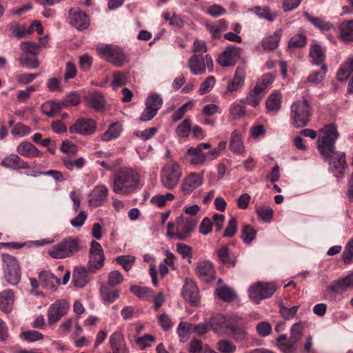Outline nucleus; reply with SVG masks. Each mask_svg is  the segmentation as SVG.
I'll list each match as a JSON object with an SVG mask.
<instances>
[{"mask_svg": "<svg viewBox=\"0 0 353 353\" xmlns=\"http://www.w3.org/2000/svg\"><path fill=\"white\" fill-rule=\"evenodd\" d=\"M250 10L255 13L259 17L265 19L270 21H273L277 17V14L276 12H271L270 8L268 7H254Z\"/></svg>", "mask_w": 353, "mask_h": 353, "instance_id": "3c124183", "label": "nucleus"}, {"mask_svg": "<svg viewBox=\"0 0 353 353\" xmlns=\"http://www.w3.org/2000/svg\"><path fill=\"white\" fill-rule=\"evenodd\" d=\"M245 79V70L243 67L238 66L236 68L234 77L232 80L228 81L226 90L228 92H233L238 91L244 85Z\"/></svg>", "mask_w": 353, "mask_h": 353, "instance_id": "5701e85b", "label": "nucleus"}, {"mask_svg": "<svg viewBox=\"0 0 353 353\" xmlns=\"http://www.w3.org/2000/svg\"><path fill=\"white\" fill-rule=\"evenodd\" d=\"M197 223L198 220L192 216H185L183 214L177 216L175 219L177 239L180 241H185L189 238L195 230Z\"/></svg>", "mask_w": 353, "mask_h": 353, "instance_id": "9d476101", "label": "nucleus"}, {"mask_svg": "<svg viewBox=\"0 0 353 353\" xmlns=\"http://www.w3.org/2000/svg\"><path fill=\"white\" fill-rule=\"evenodd\" d=\"M323 134L317 139V149L321 155L328 161L336 177H342L347 167L344 152L335 151V142L339 137L336 127L334 124L325 125L321 130Z\"/></svg>", "mask_w": 353, "mask_h": 353, "instance_id": "f257e3e1", "label": "nucleus"}, {"mask_svg": "<svg viewBox=\"0 0 353 353\" xmlns=\"http://www.w3.org/2000/svg\"><path fill=\"white\" fill-rule=\"evenodd\" d=\"M218 298L225 302H232L236 298L234 291L228 286H220L215 290Z\"/></svg>", "mask_w": 353, "mask_h": 353, "instance_id": "a19ab883", "label": "nucleus"}, {"mask_svg": "<svg viewBox=\"0 0 353 353\" xmlns=\"http://www.w3.org/2000/svg\"><path fill=\"white\" fill-rule=\"evenodd\" d=\"M282 96L278 90H274L267 99L265 105L268 111H278L281 108Z\"/></svg>", "mask_w": 353, "mask_h": 353, "instance_id": "c9c22d12", "label": "nucleus"}, {"mask_svg": "<svg viewBox=\"0 0 353 353\" xmlns=\"http://www.w3.org/2000/svg\"><path fill=\"white\" fill-rule=\"evenodd\" d=\"M275 76L272 73H267L258 79L256 82V87H258L265 94L267 88L274 82Z\"/></svg>", "mask_w": 353, "mask_h": 353, "instance_id": "8fccbe9b", "label": "nucleus"}, {"mask_svg": "<svg viewBox=\"0 0 353 353\" xmlns=\"http://www.w3.org/2000/svg\"><path fill=\"white\" fill-rule=\"evenodd\" d=\"M279 313L282 318L285 320H290L293 319L299 310V306L295 305L292 307H285L283 303H279Z\"/></svg>", "mask_w": 353, "mask_h": 353, "instance_id": "864d4df0", "label": "nucleus"}, {"mask_svg": "<svg viewBox=\"0 0 353 353\" xmlns=\"http://www.w3.org/2000/svg\"><path fill=\"white\" fill-rule=\"evenodd\" d=\"M39 281L41 283L49 288H53L56 284H60V279L57 277L54 276V274L48 272L43 271L39 274Z\"/></svg>", "mask_w": 353, "mask_h": 353, "instance_id": "c03bdc74", "label": "nucleus"}, {"mask_svg": "<svg viewBox=\"0 0 353 353\" xmlns=\"http://www.w3.org/2000/svg\"><path fill=\"white\" fill-rule=\"evenodd\" d=\"M220 261L228 268H234L236 263V256L230 252L227 246H223L217 251Z\"/></svg>", "mask_w": 353, "mask_h": 353, "instance_id": "7c9ffc66", "label": "nucleus"}, {"mask_svg": "<svg viewBox=\"0 0 353 353\" xmlns=\"http://www.w3.org/2000/svg\"><path fill=\"white\" fill-rule=\"evenodd\" d=\"M327 68L326 65H322L319 71H316L307 77V82L312 84H318L321 83L325 78L327 73Z\"/></svg>", "mask_w": 353, "mask_h": 353, "instance_id": "5fc2aeb1", "label": "nucleus"}, {"mask_svg": "<svg viewBox=\"0 0 353 353\" xmlns=\"http://www.w3.org/2000/svg\"><path fill=\"white\" fill-rule=\"evenodd\" d=\"M352 288H353V272L333 281L327 288V290L330 292L339 294Z\"/></svg>", "mask_w": 353, "mask_h": 353, "instance_id": "412c9836", "label": "nucleus"}, {"mask_svg": "<svg viewBox=\"0 0 353 353\" xmlns=\"http://www.w3.org/2000/svg\"><path fill=\"white\" fill-rule=\"evenodd\" d=\"M97 50L101 58L113 65L120 67L127 62V57L117 46L106 44L97 47Z\"/></svg>", "mask_w": 353, "mask_h": 353, "instance_id": "0eeeda50", "label": "nucleus"}, {"mask_svg": "<svg viewBox=\"0 0 353 353\" xmlns=\"http://www.w3.org/2000/svg\"><path fill=\"white\" fill-rule=\"evenodd\" d=\"M283 30L279 28L273 34L263 38L261 41V46L265 50H274L279 46Z\"/></svg>", "mask_w": 353, "mask_h": 353, "instance_id": "bb28decb", "label": "nucleus"}, {"mask_svg": "<svg viewBox=\"0 0 353 353\" xmlns=\"http://www.w3.org/2000/svg\"><path fill=\"white\" fill-rule=\"evenodd\" d=\"M14 304V292L12 290H6L0 292V310L3 312L8 314L12 308Z\"/></svg>", "mask_w": 353, "mask_h": 353, "instance_id": "a878e982", "label": "nucleus"}, {"mask_svg": "<svg viewBox=\"0 0 353 353\" xmlns=\"http://www.w3.org/2000/svg\"><path fill=\"white\" fill-rule=\"evenodd\" d=\"M307 41L306 37L303 34H297L290 38L288 41V48H299L305 46Z\"/></svg>", "mask_w": 353, "mask_h": 353, "instance_id": "69168bd1", "label": "nucleus"}, {"mask_svg": "<svg viewBox=\"0 0 353 353\" xmlns=\"http://www.w3.org/2000/svg\"><path fill=\"white\" fill-rule=\"evenodd\" d=\"M192 324L187 322H181L178 327V334L181 342H186L189 338L190 331L192 330Z\"/></svg>", "mask_w": 353, "mask_h": 353, "instance_id": "e2e57ef3", "label": "nucleus"}, {"mask_svg": "<svg viewBox=\"0 0 353 353\" xmlns=\"http://www.w3.org/2000/svg\"><path fill=\"white\" fill-rule=\"evenodd\" d=\"M276 289L277 287L273 282H258L249 288V296L254 302L258 303L272 296Z\"/></svg>", "mask_w": 353, "mask_h": 353, "instance_id": "1a4fd4ad", "label": "nucleus"}, {"mask_svg": "<svg viewBox=\"0 0 353 353\" xmlns=\"http://www.w3.org/2000/svg\"><path fill=\"white\" fill-rule=\"evenodd\" d=\"M265 94L258 87L254 85L248 92L246 97L241 100V102L255 108L259 104Z\"/></svg>", "mask_w": 353, "mask_h": 353, "instance_id": "c756f323", "label": "nucleus"}, {"mask_svg": "<svg viewBox=\"0 0 353 353\" xmlns=\"http://www.w3.org/2000/svg\"><path fill=\"white\" fill-rule=\"evenodd\" d=\"M182 168L174 161H170L161 168L160 180L161 185L169 190L175 189L182 177Z\"/></svg>", "mask_w": 353, "mask_h": 353, "instance_id": "7ed1b4c3", "label": "nucleus"}, {"mask_svg": "<svg viewBox=\"0 0 353 353\" xmlns=\"http://www.w3.org/2000/svg\"><path fill=\"white\" fill-rule=\"evenodd\" d=\"M108 188L105 185H97L89 194L90 206L97 208L103 204L108 197Z\"/></svg>", "mask_w": 353, "mask_h": 353, "instance_id": "dca6fc26", "label": "nucleus"}, {"mask_svg": "<svg viewBox=\"0 0 353 353\" xmlns=\"http://www.w3.org/2000/svg\"><path fill=\"white\" fill-rule=\"evenodd\" d=\"M90 272L87 268L80 267L74 269L72 276V282L76 287L83 288L90 280Z\"/></svg>", "mask_w": 353, "mask_h": 353, "instance_id": "b1692460", "label": "nucleus"}, {"mask_svg": "<svg viewBox=\"0 0 353 353\" xmlns=\"http://www.w3.org/2000/svg\"><path fill=\"white\" fill-rule=\"evenodd\" d=\"M69 307L68 302L64 299L56 301L50 306L48 310V323L52 325L59 321L62 316L67 314Z\"/></svg>", "mask_w": 353, "mask_h": 353, "instance_id": "f8f14e48", "label": "nucleus"}, {"mask_svg": "<svg viewBox=\"0 0 353 353\" xmlns=\"http://www.w3.org/2000/svg\"><path fill=\"white\" fill-rule=\"evenodd\" d=\"M41 108L43 113L50 117H54L62 110L60 101L56 100L45 102Z\"/></svg>", "mask_w": 353, "mask_h": 353, "instance_id": "ea45409f", "label": "nucleus"}, {"mask_svg": "<svg viewBox=\"0 0 353 353\" xmlns=\"http://www.w3.org/2000/svg\"><path fill=\"white\" fill-rule=\"evenodd\" d=\"M88 105L96 110H101L104 108L105 101L104 97L99 92H93L85 97Z\"/></svg>", "mask_w": 353, "mask_h": 353, "instance_id": "2f4dec72", "label": "nucleus"}, {"mask_svg": "<svg viewBox=\"0 0 353 353\" xmlns=\"http://www.w3.org/2000/svg\"><path fill=\"white\" fill-rule=\"evenodd\" d=\"M18 61L21 66L28 68L35 69L39 65V61L37 58L30 57L28 54H21Z\"/></svg>", "mask_w": 353, "mask_h": 353, "instance_id": "bf43d9fd", "label": "nucleus"}, {"mask_svg": "<svg viewBox=\"0 0 353 353\" xmlns=\"http://www.w3.org/2000/svg\"><path fill=\"white\" fill-rule=\"evenodd\" d=\"M123 128L121 123L115 122L112 123L108 130L102 134L101 139L105 141H109L119 137Z\"/></svg>", "mask_w": 353, "mask_h": 353, "instance_id": "58836bf2", "label": "nucleus"}, {"mask_svg": "<svg viewBox=\"0 0 353 353\" xmlns=\"http://www.w3.org/2000/svg\"><path fill=\"white\" fill-rule=\"evenodd\" d=\"M96 122L90 118L77 119L69 128L70 132L81 135H90L96 130Z\"/></svg>", "mask_w": 353, "mask_h": 353, "instance_id": "4468645a", "label": "nucleus"}, {"mask_svg": "<svg viewBox=\"0 0 353 353\" xmlns=\"http://www.w3.org/2000/svg\"><path fill=\"white\" fill-rule=\"evenodd\" d=\"M162 103L163 100L157 94H150L145 101V106L148 107L149 109L154 110L157 112L161 107Z\"/></svg>", "mask_w": 353, "mask_h": 353, "instance_id": "4d7b16f0", "label": "nucleus"}, {"mask_svg": "<svg viewBox=\"0 0 353 353\" xmlns=\"http://www.w3.org/2000/svg\"><path fill=\"white\" fill-rule=\"evenodd\" d=\"M113 192L119 195L128 196L139 188L140 176L131 168H121L112 176Z\"/></svg>", "mask_w": 353, "mask_h": 353, "instance_id": "f03ea898", "label": "nucleus"}, {"mask_svg": "<svg viewBox=\"0 0 353 353\" xmlns=\"http://www.w3.org/2000/svg\"><path fill=\"white\" fill-rule=\"evenodd\" d=\"M203 174L195 172L190 173L183 180L181 190L184 194H190L196 188L203 184Z\"/></svg>", "mask_w": 353, "mask_h": 353, "instance_id": "6ab92c4d", "label": "nucleus"}, {"mask_svg": "<svg viewBox=\"0 0 353 353\" xmlns=\"http://www.w3.org/2000/svg\"><path fill=\"white\" fill-rule=\"evenodd\" d=\"M20 48L24 54L37 56L40 53L41 46L32 41H23L20 43Z\"/></svg>", "mask_w": 353, "mask_h": 353, "instance_id": "de8ad7c7", "label": "nucleus"}, {"mask_svg": "<svg viewBox=\"0 0 353 353\" xmlns=\"http://www.w3.org/2000/svg\"><path fill=\"white\" fill-rule=\"evenodd\" d=\"M105 255H89L88 269L90 273H95L104 265Z\"/></svg>", "mask_w": 353, "mask_h": 353, "instance_id": "49530a36", "label": "nucleus"}, {"mask_svg": "<svg viewBox=\"0 0 353 353\" xmlns=\"http://www.w3.org/2000/svg\"><path fill=\"white\" fill-rule=\"evenodd\" d=\"M312 114V107L305 99L294 102L291 105L290 119L292 124L296 128L306 126Z\"/></svg>", "mask_w": 353, "mask_h": 353, "instance_id": "20e7f679", "label": "nucleus"}, {"mask_svg": "<svg viewBox=\"0 0 353 353\" xmlns=\"http://www.w3.org/2000/svg\"><path fill=\"white\" fill-rule=\"evenodd\" d=\"M191 120L185 119L176 128L175 132L179 137H188L191 131Z\"/></svg>", "mask_w": 353, "mask_h": 353, "instance_id": "052dcab7", "label": "nucleus"}, {"mask_svg": "<svg viewBox=\"0 0 353 353\" xmlns=\"http://www.w3.org/2000/svg\"><path fill=\"white\" fill-rule=\"evenodd\" d=\"M353 72V57H349L339 68L336 77L340 81H347Z\"/></svg>", "mask_w": 353, "mask_h": 353, "instance_id": "72a5a7b5", "label": "nucleus"}, {"mask_svg": "<svg viewBox=\"0 0 353 353\" xmlns=\"http://www.w3.org/2000/svg\"><path fill=\"white\" fill-rule=\"evenodd\" d=\"M196 272L204 282L209 283L214 279L215 270L213 264L209 261H203L197 263Z\"/></svg>", "mask_w": 353, "mask_h": 353, "instance_id": "f3484780", "label": "nucleus"}, {"mask_svg": "<svg viewBox=\"0 0 353 353\" xmlns=\"http://www.w3.org/2000/svg\"><path fill=\"white\" fill-rule=\"evenodd\" d=\"M81 97L77 92H71L60 101L62 108L64 107L76 106L80 103Z\"/></svg>", "mask_w": 353, "mask_h": 353, "instance_id": "680f3d73", "label": "nucleus"}, {"mask_svg": "<svg viewBox=\"0 0 353 353\" xmlns=\"http://www.w3.org/2000/svg\"><path fill=\"white\" fill-rule=\"evenodd\" d=\"M3 270L6 281L13 285H17L21 281V267L17 259L10 254L1 255Z\"/></svg>", "mask_w": 353, "mask_h": 353, "instance_id": "423d86ee", "label": "nucleus"}, {"mask_svg": "<svg viewBox=\"0 0 353 353\" xmlns=\"http://www.w3.org/2000/svg\"><path fill=\"white\" fill-rule=\"evenodd\" d=\"M70 23L79 30L88 28L90 22L85 13L79 11L77 8H71L69 11Z\"/></svg>", "mask_w": 353, "mask_h": 353, "instance_id": "a211bd4d", "label": "nucleus"}, {"mask_svg": "<svg viewBox=\"0 0 353 353\" xmlns=\"http://www.w3.org/2000/svg\"><path fill=\"white\" fill-rule=\"evenodd\" d=\"M228 330H229V334L235 341H241L247 338L248 333L245 325L240 318L230 319L228 323Z\"/></svg>", "mask_w": 353, "mask_h": 353, "instance_id": "2eb2a0df", "label": "nucleus"}, {"mask_svg": "<svg viewBox=\"0 0 353 353\" xmlns=\"http://www.w3.org/2000/svg\"><path fill=\"white\" fill-rule=\"evenodd\" d=\"M9 31L10 37L21 39L26 35L32 34V29H26L24 26H21L17 23H12L9 25Z\"/></svg>", "mask_w": 353, "mask_h": 353, "instance_id": "79ce46f5", "label": "nucleus"}, {"mask_svg": "<svg viewBox=\"0 0 353 353\" xmlns=\"http://www.w3.org/2000/svg\"><path fill=\"white\" fill-rule=\"evenodd\" d=\"M241 49L233 46H228L217 58V62L223 67L233 66L240 58Z\"/></svg>", "mask_w": 353, "mask_h": 353, "instance_id": "ddd939ff", "label": "nucleus"}, {"mask_svg": "<svg viewBox=\"0 0 353 353\" xmlns=\"http://www.w3.org/2000/svg\"><path fill=\"white\" fill-rule=\"evenodd\" d=\"M63 163L68 170L72 171L75 168L77 169L83 168L85 163V160L83 157H79L74 160L64 158L63 159Z\"/></svg>", "mask_w": 353, "mask_h": 353, "instance_id": "0e129e2a", "label": "nucleus"}, {"mask_svg": "<svg viewBox=\"0 0 353 353\" xmlns=\"http://www.w3.org/2000/svg\"><path fill=\"white\" fill-rule=\"evenodd\" d=\"M188 66L193 74L201 75L205 73L206 68L209 72H212L214 63L210 54H206L205 57L201 54H194L188 59Z\"/></svg>", "mask_w": 353, "mask_h": 353, "instance_id": "6e6552de", "label": "nucleus"}, {"mask_svg": "<svg viewBox=\"0 0 353 353\" xmlns=\"http://www.w3.org/2000/svg\"><path fill=\"white\" fill-rule=\"evenodd\" d=\"M17 152L27 158L41 157L42 153L30 142L23 141L17 147Z\"/></svg>", "mask_w": 353, "mask_h": 353, "instance_id": "393cba45", "label": "nucleus"}, {"mask_svg": "<svg viewBox=\"0 0 353 353\" xmlns=\"http://www.w3.org/2000/svg\"><path fill=\"white\" fill-rule=\"evenodd\" d=\"M80 248V240L78 238L69 237L52 247L48 254L54 259H64L72 256Z\"/></svg>", "mask_w": 353, "mask_h": 353, "instance_id": "39448f33", "label": "nucleus"}, {"mask_svg": "<svg viewBox=\"0 0 353 353\" xmlns=\"http://www.w3.org/2000/svg\"><path fill=\"white\" fill-rule=\"evenodd\" d=\"M276 345L284 353H295L298 343L290 338L288 340L285 334H281L276 339Z\"/></svg>", "mask_w": 353, "mask_h": 353, "instance_id": "cd10ccee", "label": "nucleus"}, {"mask_svg": "<svg viewBox=\"0 0 353 353\" xmlns=\"http://www.w3.org/2000/svg\"><path fill=\"white\" fill-rule=\"evenodd\" d=\"M187 154L192 157L190 159L192 165L203 164L208 161L207 155L200 150L199 148H190L187 151Z\"/></svg>", "mask_w": 353, "mask_h": 353, "instance_id": "e433bc0d", "label": "nucleus"}, {"mask_svg": "<svg viewBox=\"0 0 353 353\" xmlns=\"http://www.w3.org/2000/svg\"><path fill=\"white\" fill-rule=\"evenodd\" d=\"M116 262L121 265L123 268L128 272L135 263L136 257L132 255H121L115 259Z\"/></svg>", "mask_w": 353, "mask_h": 353, "instance_id": "603ef678", "label": "nucleus"}, {"mask_svg": "<svg viewBox=\"0 0 353 353\" xmlns=\"http://www.w3.org/2000/svg\"><path fill=\"white\" fill-rule=\"evenodd\" d=\"M304 17L314 26L321 31H328L333 28V25L331 23L325 21L323 18L312 17L307 12L304 13Z\"/></svg>", "mask_w": 353, "mask_h": 353, "instance_id": "4c0bfd02", "label": "nucleus"}, {"mask_svg": "<svg viewBox=\"0 0 353 353\" xmlns=\"http://www.w3.org/2000/svg\"><path fill=\"white\" fill-rule=\"evenodd\" d=\"M229 147L234 153L241 154L243 152L244 145L242 136L239 130H234L232 132Z\"/></svg>", "mask_w": 353, "mask_h": 353, "instance_id": "f704fd0d", "label": "nucleus"}, {"mask_svg": "<svg viewBox=\"0 0 353 353\" xmlns=\"http://www.w3.org/2000/svg\"><path fill=\"white\" fill-rule=\"evenodd\" d=\"M303 324L301 322L294 323L290 328V338L297 343L301 340L303 334Z\"/></svg>", "mask_w": 353, "mask_h": 353, "instance_id": "338daca9", "label": "nucleus"}, {"mask_svg": "<svg viewBox=\"0 0 353 353\" xmlns=\"http://www.w3.org/2000/svg\"><path fill=\"white\" fill-rule=\"evenodd\" d=\"M181 293L185 301L191 306L196 307L200 304L199 290L196 282L192 279H185Z\"/></svg>", "mask_w": 353, "mask_h": 353, "instance_id": "9b49d317", "label": "nucleus"}, {"mask_svg": "<svg viewBox=\"0 0 353 353\" xmlns=\"http://www.w3.org/2000/svg\"><path fill=\"white\" fill-rule=\"evenodd\" d=\"M256 230L249 225H245L241 230V238L246 244H250L256 237Z\"/></svg>", "mask_w": 353, "mask_h": 353, "instance_id": "13d9d810", "label": "nucleus"}, {"mask_svg": "<svg viewBox=\"0 0 353 353\" xmlns=\"http://www.w3.org/2000/svg\"><path fill=\"white\" fill-rule=\"evenodd\" d=\"M194 106L193 101H189L184 103L181 107H180L176 111H175L172 115V120L174 121H177L180 120L183 115L185 114L188 110H191Z\"/></svg>", "mask_w": 353, "mask_h": 353, "instance_id": "774afa93", "label": "nucleus"}, {"mask_svg": "<svg viewBox=\"0 0 353 353\" xmlns=\"http://www.w3.org/2000/svg\"><path fill=\"white\" fill-rule=\"evenodd\" d=\"M0 165L4 168L16 170L30 168L28 163L16 154H12L4 157Z\"/></svg>", "mask_w": 353, "mask_h": 353, "instance_id": "aec40b11", "label": "nucleus"}, {"mask_svg": "<svg viewBox=\"0 0 353 353\" xmlns=\"http://www.w3.org/2000/svg\"><path fill=\"white\" fill-rule=\"evenodd\" d=\"M101 294L102 299L108 303H112L117 299L120 294L118 290L111 289L108 285H103L101 287Z\"/></svg>", "mask_w": 353, "mask_h": 353, "instance_id": "a18cd8bd", "label": "nucleus"}, {"mask_svg": "<svg viewBox=\"0 0 353 353\" xmlns=\"http://www.w3.org/2000/svg\"><path fill=\"white\" fill-rule=\"evenodd\" d=\"M229 319L221 314H216L210 319L208 326L213 330L217 332L219 330L226 328L228 329V323Z\"/></svg>", "mask_w": 353, "mask_h": 353, "instance_id": "37998d69", "label": "nucleus"}, {"mask_svg": "<svg viewBox=\"0 0 353 353\" xmlns=\"http://www.w3.org/2000/svg\"><path fill=\"white\" fill-rule=\"evenodd\" d=\"M131 292L141 299L149 300L153 296V291L147 287L132 285L130 288Z\"/></svg>", "mask_w": 353, "mask_h": 353, "instance_id": "09e8293b", "label": "nucleus"}, {"mask_svg": "<svg viewBox=\"0 0 353 353\" xmlns=\"http://www.w3.org/2000/svg\"><path fill=\"white\" fill-rule=\"evenodd\" d=\"M109 343L112 350L111 353H128V349L123 334L121 332H115L111 334Z\"/></svg>", "mask_w": 353, "mask_h": 353, "instance_id": "4be33fe9", "label": "nucleus"}, {"mask_svg": "<svg viewBox=\"0 0 353 353\" xmlns=\"http://www.w3.org/2000/svg\"><path fill=\"white\" fill-rule=\"evenodd\" d=\"M339 37L345 42L353 41V20L345 21L341 23L339 27Z\"/></svg>", "mask_w": 353, "mask_h": 353, "instance_id": "473e14b6", "label": "nucleus"}, {"mask_svg": "<svg viewBox=\"0 0 353 353\" xmlns=\"http://www.w3.org/2000/svg\"><path fill=\"white\" fill-rule=\"evenodd\" d=\"M310 57L313 65L320 66L325 65L324 63L325 59V52L323 48L317 43L311 45L310 48Z\"/></svg>", "mask_w": 353, "mask_h": 353, "instance_id": "c85d7f7f", "label": "nucleus"}, {"mask_svg": "<svg viewBox=\"0 0 353 353\" xmlns=\"http://www.w3.org/2000/svg\"><path fill=\"white\" fill-rule=\"evenodd\" d=\"M258 216L263 221L269 223L272 219L274 211L268 205H262L256 210Z\"/></svg>", "mask_w": 353, "mask_h": 353, "instance_id": "6e6d98bb", "label": "nucleus"}]
</instances>
